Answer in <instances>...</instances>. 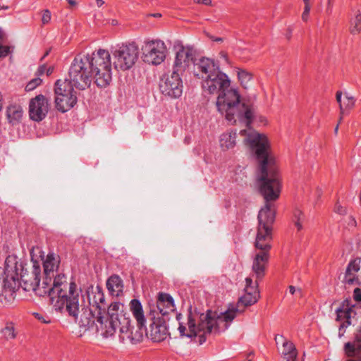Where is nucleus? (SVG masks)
Masks as SVG:
<instances>
[{
    "label": "nucleus",
    "mask_w": 361,
    "mask_h": 361,
    "mask_svg": "<svg viewBox=\"0 0 361 361\" xmlns=\"http://www.w3.org/2000/svg\"><path fill=\"white\" fill-rule=\"evenodd\" d=\"M245 142L258 164L257 184L265 200L264 206L258 214V227L255 245L260 252L255 255L252 271L257 279L264 275L266 265L271 247L272 225L275 220V206L271 201L276 200L281 193V180L271 142L265 134L250 132Z\"/></svg>",
    "instance_id": "obj_1"
},
{
    "label": "nucleus",
    "mask_w": 361,
    "mask_h": 361,
    "mask_svg": "<svg viewBox=\"0 0 361 361\" xmlns=\"http://www.w3.org/2000/svg\"><path fill=\"white\" fill-rule=\"evenodd\" d=\"M32 270L31 274L24 273L20 276V285L25 291H34L39 296L48 295L51 303L56 310L64 307L71 317L77 318L79 312V296L81 290L77 288L74 282H66L65 274H59L53 283L43 279L40 283L41 269L39 262L32 259Z\"/></svg>",
    "instance_id": "obj_2"
},
{
    "label": "nucleus",
    "mask_w": 361,
    "mask_h": 361,
    "mask_svg": "<svg viewBox=\"0 0 361 361\" xmlns=\"http://www.w3.org/2000/svg\"><path fill=\"white\" fill-rule=\"evenodd\" d=\"M82 300L80 295L79 301ZM82 305L79 303V307ZM73 317L78 322L80 327L85 330L92 329L99 333L103 337L108 338L114 335L117 330L120 333V338L123 341L129 339L133 343L142 340V333H133L130 315L125 305L121 302H112L107 309V312H98L92 314L91 310H87L80 314L78 319Z\"/></svg>",
    "instance_id": "obj_3"
},
{
    "label": "nucleus",
    "mask_w": 361,
    "mask_h": 361,
    "mask_svg": "<svg viewBox=\"0 0 361 361\" xmlns=\"http://www.w3.org/2000/svg\"><path fill=\"white\" fill-rule=\"evenodd\" d=\"M230 80L228 76L219 69L202 80V87L209 94L219 93L216 99L219 112L231 124L240 123L249 126L252 123V108L241 100L240 94L235 89H228Z\"/></svg>",
    "instance_id": "obj_4"
},
{
    "label": "nucleus",
    "mask_w": 361,
    "mask_h": 361,
    "mask_svg": "<svg viewBox=\"0 0 361 361\" xmlns=\"http://www.w3.org/2000/svg\"><path fill=\"white\" fill-rule=\"evenodd\" d=\"M93 75L100 87H106L111 81V55L107 50L99 49L92 54L76 56L69 68L68 83L84 90L90 87Z\"/></svg>",
    "instance_id": "obj_5"
},
{
    "label": "nucleus",
    "mask_w": 361,
    "mask_h": 361,
    "mask_svg": "<svg viewBox=\"0 0 361 361\" xmlns=\"http://www.w3.org/2000/svg\"><path fill=\"white\" fill-rule=\"evenodd\" d=\"M238 312V308L233 306L219 314L211 310L202 313L190 307L185 315L181 313L176 314V319L178 322V330L181 337L198 336V342L202 344L206 341L207 334L225 331Z\"/></svg>",
    "instance_id": "obj_6"
},
{
    "label": "nucleus",
    "mask_w": 361,
    "mask_h": 361,
    "mask_svg": "<svg viewBox=\"0 0 361 361\" xmlns=\"http://www.w3.org/2000/svg\"><path fill=\"white\" fill-rule=\"evenodd\" d=\"M116 69L126 71L131 68L138 59L139 49L135 43L117 44L111 51Z\"/></svg>",
    "instance_id": "obj_7"
},
{
    "label": "nucleus",
    "mask_w": 361,
    "mask_h": 361,
    "mask_svg": "<svg viewBox=\"0 0 361 361\" xmlns=\"http://www.w3.org/2000/svg\"><path fill=\"white\" fill-rule=\"evenodd\" d=\"M73 87L67 80H58L55 82V104L59 111L66 112L77 103L76 92Z\"/></svg>",
    "instance_id": "obj_8"
},
{
    "label": "nucleus",
    "mask_w": 361,
    "mask_h": 361,
    "mask_svg": "<svg viewBox=\"0 0 361 361\" xmlns=\"http://www.w3.org/2000/svg\"><path fill=\"white\" fill-rule=\"evenodd\" d=\"M357 304H353L348 300L343 301L336 310V321L340 322L339 336L344 334L345 329L350 325H355L358 315L361 313Z\"/></svg>",
    "instance_id": "obj_9"
},
{
    "label": "nucleus",
    "mask_w": 361,
    "mask_h": 361,
    "mask_svg": "<svg viewBox=\"0 0 361 361\" xmlns=\"http://www.w3.org/2000/svg\"><path fill=\"white\" fill-rule=\"evenodd\" d=\"M166 47L161 40L145 41L142 47L144 61L153 65H159L166 58Z\"/></svg>",
    "instance_id": "obj_10"
},
{
    "label": "nucleus",
    "mask_w": 361,
    "mask_h": 361,
    "mask_svg": "<svg viewBox=\"0 0 361 361\" xmlns=\"http://www.w3.org/2000/svg\"><path fill=\"white\" fill-rule=\"evenodd\" d=\"M181 75L173 71L164 75L159 82V89L162 94L171 98H179L183 89Z\"/></svg>",
    "instance_id": "obj_11"
},
{
    "label": "nucleus",
    "mask_w": 361,
    "mask_h": 361,
    "mask_svg": "<svg viewBox=\"0 0 361 361\" xmlns=\"http://www.w3.org/2000/svg\"><path fill=\"white\" fill-rule=\"evenodd\" d=\"M194 51L189 47L180 46L176 53L172 71L183 75L194 63Z\"/></svg>",
    "instance_id": "obj_12"
},
{
    "label": "nucleus",
    "mask_w": 361,
    "mask_h": 361,
    "mask_svg": "<svg viewBox=\"0 0 361 361\" xmlns=\"http://www.w3.org/2000/svg\"><path fill=\"white\" fill-rule=\"evenodd\" d=\"M49 104L48 99L42 94L37 95L30 101L29 114L35 121H42L48 114Z\"/></svg>",
    "instance_id": "obj_13"
},
{
    "label": "nucleus",
    "mask_w": 361,
    "mask_h": 361,
    "mask_svg": "<svg viewBox=\"0 0 361 361\" xmlns=\"http://www.w3.org/2000/svg\"><path fill=\"white\" fill-rule=\"evenodd\" d=\"M89 307H82V313L87 310H91L92 314H97L98 312L105 313L106 305L105 303L104 294L101 288L97 286L95 289L88 292Z\"/></svg>",
    "instance_id": "obj_14"
},
{
    "label": "nucleus",
    "mask_w": 361,
    "mask_h": 361,
    "mask_svg": "<svg viewBox=\"0 0 361 361\" xmlns=\"http://www.w3.org/2000/svg\"><path fill=\"white\" fill-rule=\"evenodd\" d=\"M60 257L53 252H49L47 256L42 258V264L44 268V279L50 283H53L54 280L59 274H63L59 272Z\"/></svg>",
    "instance_id": "obj_15"
},
{
    "label": "nucleus",
    "mask_w": 361,
    "mask_h": 361,
    "mask_svg": "<svg viewBox=\"0 0 361 361\" xmlns=\"http://www.w3.org/2000/svg\"><path fill=\"white\" fill-rule=\"evenodd\" d=\"M219 68L216 67L213 60L208 58H202L197 61H194L193 73L194 75L204 80L207 75L217 71Z\"/></svg>",
    "instance_id": "obj_16"
},
{
    "label": "nucleus",
    "mask_w": 361,
    "mask_h": 361,
    "mask_svg": "<svg viewBox=\"0 0 361 361\" xmlns=\"http://www.w3.org/2000/svg\"><path fill=\"white\" fill-rule=\"evenodd\" d=\"M344 281L349 285H361V258H357L348 264Z\"/></svg>",
    "instance_id": "obj_17"
},
{
    "label": "nucleus",
    "mask_w": 361,
    "mask_h": 361,
    "mask_svg": "<svg viewBox=\"0 0 361 361\" xmlns=\"http://www.w3.org/2000/svg\"><path fill=\"white\" fill-rule=\"evenodd\" d=\"M244 290V295L240 298V302L245 306H250L257 302L259 298L257 282L253 283L252 279L246 278Z\"/></svg>",
    "instance_id": "obj_18"
},
{
    "label": "nucleus",
    "mask_w": 361,
    "mask_h": 361,
    "mask_svg": "<svg viewBox=\"0 0 361 361\" xmlns=\"http://www.w3.org/2000/svg\"><path fill=\"white\" fill-rule=\"evenodd\" d=\"M157 311L166 316L175 310V304L173 298L168 293H160L157 300Z\"/></svg>",
    "instance_id": "obj_19"
},
{
    "label": "nucleus",
    "mask_w": 361,
    "mask_h": 361,
    "mask_svg": "<svg viewBox=\"0 0 361 361\" xmlns=\"http://www.w3.org/2000/svg\"><path fill=\"white\" fill-rule=\"evenodd\" d=\"M276 344L282 343L281 355L286 361H295L297 350L294 344L287 341L283 335H277L275 337Z\"/></svg>",
    "instance_id": "obj_20"
},
{
    "label": "nucleus",
    "mask_w": 361,
    "mask_h": 361,
    "mask_svg": "<svg viewBox=\"0 0 361 361\" xmlns=\"http://www.w3.org/2000/svg\"><path fill=\"white\" fill-rule=\"evenodd\" d=\"M343 92L341 91H337L336 94V99L339 104L340 114L341 116L344 115L351 110L355 104V99L350 93L345 92L343 98H342ZM342 119V116L340 118V121Z\"/></svg>",
    "instance_id": "obj_21"
},
{
    "label": "nucleus",
    "mask_w": 361,
    "mask_h": 361,
    "mask_svg": "<svg viewBox=\"0 0 361 361\" xmlns=\"http://www.w3.org/2000/svg\"><path fill=\"white\" fill-rule=\"evenodd\" d=\"M130 308L137 321V325L139 329L137 331L142 334V329L145 327L146 319L140 301L137 299L132 300L130 302Z\"/></svg>",
    "instance_id": "obj_22"
},
{
    "label": "nucleus",
    "mask_w": 361,
    "mask_h": 361,
    "mask_svg": "<svg viewBox=\"0 0 361 361\" xmlns=\"http://www.w3.org/2000/svg\"><path fill=\"white\" fill-rule=\"evenodd\" d=\"M147 334L154 342H161L167 338L169 331L165 324L153 322Z\"/></svg>",
    "instance_id": "obj_23"
},
{
    "label": "nucleus",
    "mask_w": 361,
    "mask_h": 361,
    "mask_svg": "<svg viewBox=\"0 0 361 361\" xmlns=\"http://www.w3.org/2000/svg\"><path fill=\"white\" fill-rule=\"evenodd\" d=\"M237 133L234 131H227L221 135L219 145L223 151L233 149L236 145Z\"/></svg>",
    "instance_id": "obj_24"
},
{
    "label": "nucleus",
    "mask_w": 361,
    "mask_h": 361,
    "mask_svg": "<svg viewBox=\"0 0 361 361\" xmlns=\"http://www.w3.org/2000/svg\"><path fill=\"white\" fill-rule=\"evenodd\" d=\"M106 287L112 295L118 296L123 292V281L118 276L113 275L108 279Z\"/></svg>",
    "instance_id": "obj_25"
},
{
    "label": "nucleus",
    "mask_w": 361,
    "mask_h": 361,
    "mask_svg": "<svg viewBox=\"0 0 361 361\" xmlns=\"http://www.w3.org/2000/svg\"><path fill=\"white\" fill-rule=\"evenodd\" d=\"M22 107L18 104H11L6 111V115L9 123L13 125L19 123L23 117Z\"/></svg>",
    "instance_id": "obj_26"
},
{
    "label": "nucleus",
    "mask_w": 361,
    "mask_h": 361,
    "mask_svg": "<svg viewBox=\"0 0 361 361\" xmlns=\"http://www.w3.org/2000/svg\"><path fill=\"white\" fill-rule=\"evenodd\" d=\"M350 32L353 35H357L361 32V13L360 11H355L354 17L350 20Z\"/></svg>",
    "instance_id": "obj_27"
},
{
    "label": "nucleus",
    "mask_w": 361,
    "mask_h": 361,
    "mask_svg": "<svg viewBox=\"0 0 361 361\" xmlns=\"http://www.w3.org/2000/svg\"><path fill=\"white\" fill-rule=\"evenodd\" d=\"M238 80L244 88H247L250 85V82L252 79V75L251 73L246 70L237 68L236 69Z\"/></svg>",
    "instance_id": "obj_28"
},
{
    "label": "nucleus",
    "mask_w": 361,
    "mask_h": 361,
    "mask_svg": "<svg viewBox=\"0 0 361 361\" xmlns=\"http://www.w3.org/2000/svg\"><path fill=\"white\" fill-rule=\"evenodd\" d=\"M294 222L298 230L300 231L302 228V224L305 219L304 214L299 209L294 212Z\"/></svg>",
    "instance_id": "obj_29"
},
{
    "label": "nucleus",
    "mask_w": 361,
    "mask_h": 361,
    "mask_svg": "<svg viewBox=\"0 0 361 361\" xmlns=\"http://www.w3.org/2000/svg\"><path fill=\"white\" fill-rule=\"evenodd\" d=\"M4 338L7 340L13 339L16 337L14 327L11 324L6 325L1 331Z\"/></svg>",
    "instance_id": "obj_30"
},
{
    "label": "nucleus",
    "mask_w": 361,
    "mask_h": 361,
    "mask_svg": "<svg viewBox=\"0 0 361 361\" xmlns=\"http://www.w3.org/2000/svg\"><path fill=\"white\" fill-rule=\"evenodd\" d=\"M42 82V80L39 77H35L32 79L25 86V91L30 92L36 89L38 86H39Z\"/></svg>",
    "instance_id": "obj_31"
},
{
    "label": "nucleus",
    "mask_w": 361,
    "mask_h": 361,
    "mask_svg": "<svg viewBox=\"0 0 361 361\" xmlns=\"http://www.w3.org/2000/svg\"><path fill=\"white\" fill-rule=\"evenodd\" d=\"M4 37V31L0 28V58L5 57L10 53V47L1 44Z\"/></svg>",
    "instance_id": "obj_32"
},
{
    "label": "nucleus",
    "mask_w": 361,
    "mask_h": 361,
    "mask_svg": "<svg viewBox=\"0 0 361 361\" xmlns=\"http://www.w3.org/2000/svg\"><path fill=\"white\" fill-rule=\"evenodd\" d=\"M33 316L35 317V319H37L39 322L42 324L51 323V319L47 315H44L37 312H34Z\"/></svg>",
    "instance_id": "obj_33"
},
{
    "label": "nucleus",
    "mask_w": 361,
    "mask_h": 361,
    "mask_svg": "<svg viewBox=\"0 0 361 361\" xmlns=\"http://www.w3.org/2000/svg\"><path fill=\"white\" fill-rule=\"evenodd\" d=\"M288 290L290 294L293 295H295L298 298H301L302 296V292L300 288H296L293 286H288Z\"/></svg>",
    "instance_id": "obj_34"
},
{
    "label": "nucleus",
    "mask_w": 361,
    "mask_h": 361,
    "mask_svg": "<svg viewBox=\"0 0 361 361\" xmlns=\"http://www.w3.org/2000/svg\"><path fill=\"white\" fill-rule=\"evenodd\" d=\"M51 18V12L49 10H44L42 17L43 24H47L50 22Z\"/></svg>",
    "instance_id": "obj_35"
},
{
    "label": "nucleus",
    "mask_w": 361,
    "mask_h": 361,
    "mask_svg": "<svg viewBox=\"0 0 361 361\" xmlns=\"http://www.w3.org/2000/svg\"><path fill=\"white\" fill-rule=\"evenodd\" d=\"M353 297L356 302H361V288H357L354 290Z\"/></svg>",
    "instance_id": "obj_36"
},
{
    "label": "nucleus",
    "mask_w": 361,
    "mask_h": 361,
    "mask_svg": "<svg viewBox=\"0 0 361 361\" xmlns=\"http://www.w3.org/2000/svg\"><path fill=\"white\" fill-rule=\"evenodd\" d=\"M46 70L47 66L44 64L39 66L35 73V76L40 78L45 73Z\"/></svg>",
    "instance_id": "obj_37"
},
{
    "label": "nucleus",
    "mask_w": 361,
    "mask_h": 361,
    "mask_svg": "<svg viewBox=\"0 0 361 361\" xmlns=\"http://www.w3.org/2000/svg\"><path fill=\"white\" fill-rule=\"evenodd\" d=\"M310 9H311V7L305 6L304 11L302 14V18L304 21H306L308 19Z\"/></svg>",
    "instance_id": "obj_38"
},
{
    "label": "nucleus",
    "mask_w": 361,
    "mask_h": 361,
    "mask_svg": "<svg viewBox=\"0 0 361 361\" xmlns=\"http://www.w3.org/2000/svg\"><path fill=\"white\" fill-rule=\"evenodd\" d=\"M334 210L336 213H338L340 214H345V209L339 204H336Z\"/></svg>",
    "instance_id": "obj_39"
},
{
    "label": "nucleus",
    "mask_w": 361,
    "mask_h": 361,
    "mask_svg": "<svg viewBox=\"0 0 361 361\" xmlns=\"http://www.w3.org/2000/svg\"><path fill=\"white\" fill-rule=\"evenodd\" d=\"M219 56L221 59H222L226 63H228V56H227V54L224 52V51H221L220 52L219 54Z\"/></svg>",
    "instance_id": "obj_40"
},
{
    "label": "nucleus",
    "mask_w": 361,
    "mask_h": 361,
    "mask_svg": "<svg viewBox=\"0 0 361 361\" xmlns=\"http://www.w3.org/2000/svg\"><path fill=\"white\" fill-rule=\"evenodd\" d=\"M210 39L212 41L216 42H223V39L221 37H215L214 36H212V37H210Z\"/></svg>",
    "instance_id": "obj_41"
},
{
    "label": "nucleus",
    "mask_w": 361,
    "mask_h": 361,
    "mask_svg": "<svg viewBox=\"0 0 361 361\" xmlns=\"http://www.w3.org/2000/svg\"><path fill=\"white\" fill-rule=\"evenodd\" d=\"M197 2L204 5H209L211 4V0H197Z\"/></svg>",
    "instance_id": "obj_42"
},
{
    "label": "nucleus",
    "mask_w": 361,
    "mask_h": 361,
    "mask_svg": "<svg viewBox=\"0 0 361 361\" xmlns=\"http://www.w3.org/2000/svg\"><path fill=\"white\" fill-rule=\"evenodd\" d=\"M46 73L47 75H49L52 73L53 72V68L51 67H49V68H47V70H46Z\"/></svg>",
    "instance_id": "obj_43"
},
{
    "label": "nucleus",
    "mask_w": 361,
    "mask_h": 361,
    "mask_svg": "<svg viewBox=\"0 0 361 361\" xmlns=\"http://www.w3.org/2000/svg\"><path fill=\"white\" fill-rule=\"evenodd\" d=\"M11 257H8V258L6 259V262H5L6 265V269L7 271H9L8 262H11Z\"/></svg>",
    "instance_id": "obj_44"
},
{
    "label": "nucleus",
    "mask_w": 361,
    "mask_h": 361,
    "mask_svg": "<svg viewBox=\"0 0 361 361\" xmlns=\"http://www.w3.org/2000/svg\"><path fill=\"white\" fill-rule=\"evenodd\" d=\"M67 1L72 6H74L77 4V3L75 0H67Z\"/></svg>",
    "instance_id": "obj_45"
},
{
    "label": "nucleus",
    "mask_w": 361,
    "mask_h": 361,
    "mask_svg": "<svg viewBox=\"0 0 361 361\" xmlns=\"http://www.w3.org/2000/svg\"><path fill=\"white\" fill-rule=\"evenodd\" d=\"M96 4L98 6H102L104 4V1L103 0H96Z\"/></svg>",
    "instance_id": "obj_46"
},
{
    "label": "nucleus",
    "mask_w": 361,
    "mask_h": 361,
    "mask_svg": "<svg viewBox=\"0 0 361 361\" xmlns=\"http://www.w3.org/2000/svg\"><path fill=\"white\" fill-rule=\"evenodd\" d=\"M304 1V4H305V6H308V7H311L310 6V0H303Z\"/></svg>",
    "instance_id": "obj_47"
},
{
    "label": "nucleus",
    "mask_w": 361,
    "mask_h": 361,
    "mask_svg": "<svg viewBox=\"0 0 361 361\" xmlns=\"http://www.w3.org/2000/svg\"><path fill=\"white\" fill-rule=\"evenodd\" d=\"M331 8V0H328V6H327V11H330Z\"/></svg>",
    "instance_id": "obj_48"
},
{
    "label": "nucleus",
    "mask_w": 361,
    "mask_h": 361,
    "mask_svg": "<svg viewBox=\"0 0 361 361\" xmlns=\"http://www.w3.org/2000/svg\"><path fill=\"white\" fill-rule=\"evenodd\" d=\"M292 30L290 28H288V32L287 33V38L290 39L291 36Z\"/></svg>",
    "instance_id": "obj_49"
},
{
    "label": "nucleus",
    "mask_w": 361,
    "mask_h": 361,
    "mask_svg": "<svg viewBox=\"0 0 361 361\" xmlns=\"http://www.w3.org/2000/svg\"><path fill=\"white\" fill-rule=\"evenodd\" d=\"M8 8V6H4V5H0V9H4V10H6Z\"/></svg>",
    "instance_id": "obj_50"
},
{
    "label": "nucleus",
    "mask_w": 361,
    "mask_h": 361,
    "mask_svg": "<svg viewBox=\"0 0 361 361\" xmlns=\"http://www.w3.org/2000/svg\"><path fill=\"white\" fill-rule=\"evenodd\" d=\"M317 195H318V196H320L322 195L321 190H317Z\"/></svg>",
    "instance_id": "obj_51"
},
{
    "label": "nucleus",
    "mask_w": 361,
    "mask_h": 361,
    "mask_svg": "<svg viewBox=\"0 0 361 361\" xmlns=\"http://www.w3.org/2000/svg\"><path fill=\"white\" fill-rule=\"evenodd\" d=\"M245 133H246V130H243L240 131V134L241 135H245Z\"/></svg>",
    "instance_id": "obj_52"
},
{
    "label": "nucleus",
    "mask_w": 361,
    "mask_h": 361,
    "mask_svg": "<svg viewBox=\"0 0 361 361\" xmlns=\"http://www.w3.org/2000/svg\"><path fill=\"white\" fill-rule=\"evenodd\" d=\"M338 126H336V127L335 128V133H336L338 132Z\"/></svg>",
    "instance_id": "obj_53"
}]
</instances>
